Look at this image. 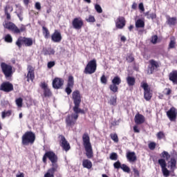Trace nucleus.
<instances>
[{"instance_id":"57","label":"nucleus","mask_w":177,"mask_h":177,"mask_svg":"<svg viewBox=\"0 0 177 177\" xmlns=\"http://www.w3.org/2000/svg\"><path fill=\"white\" fill-rule=\"evenodd\" d=\"M157 39H158V37L154 35L152 37L151 42H152V44H157Z\"/></svg>"},{"instance_id":"5","label":"nucleus","mask_w":177,"mask_h":177,"mask_svg":"<svg viewBox=\"0 0 177 177\" xmlns=\"http://www.w3.org/2000/svg\"><path fill=\"white\" fill-rule=\"evenodd\" d=\"M1 68L6 78H10V77H12V75L13 74V69L12 66L7 64L5 62H1Z\"/></svg>"},{"instance_id":"55","label":"nucleus","mask_w":177,"mask_h":177,"mask_svg":"<svg viewBox=\"0 0 177 177\" xmlns=\"http://www.w3.org/2000/svg\"><path fill=\"white\" fill-rule=\"evenodd\" d=\"M55 64V61L49 62L47 64V67H48V68H52V67H54Z\"/></svg>"},{"instance_id":"42","label":"nucleus","mask_w":177,"mask_h":177,"mask_svg":"<svg viewBox=\"0 0 177 177\" xmlns=\"http://www.w3.org/2000/svg\"><path fill=\"white\" fill-rule=\"evenodd\" d=\"M120 169H122L124 172L129 173L131 171V169L129 167H127V165L125 164H122Z\"/></svg>"},{"instance_id":"9","label":"nucleus","mask_w":177,"mask_h":177,"mask_svg":"<svg viewBox=\"0 0 177 177\" xmlns=\"http://www.w3.org/2000/svg\"><path fill=\"white\" fill-rule=\"evenodd\" d=\"M141 87L144 89V97L145 100H150L151 99V93H150V88H149V84L146 82L141 83Z\"/></svg>"},{"instance_id":"21","label":"nucleus","mask_w":177,"mask_h":177,"mask_svg":"<svg viewBox=\"0 0 177 177\" xmlns=\"http://www.w3.org/2000/svg\"><path fill=\"white\" fill-rule=\"evenodd\" d=\"M35 77L34 68L30 65L28 66L27 81L28 82H30V81H34Z\"/></svg>"},{"instance_id":"3","label":"nucleus","mask_w":177,"mask_h":177,"mask_svg":"<svg viewBox=\"0 0 177 177\" xmlns=\"http://www.w3.org/2000/svg\"><path fill=\"white\" fill-rule=\"evenodd\" d=\"M48 158L52 163V167L54 168H58L57 166V156L53 151H49L45 153L43 156V162H46V159Z\"/></svg>"},{"instance_id":"50","label":"nucleus","mask_w":177,"mask_h":177,"mask_svg":"<svg viewBox=\"0 0 177 177\" xmlns=\"http://www.w3.org/2000/svg\"><path fill=\"white\" fill-rule=\"evenodd\" d=\"M95 9L96 12H97V13H102V12H103L102 7L99 4H96L95 6Z\"/></svg>"},{"instance_id":"35","label":"nucleus","mask_w":177,"mask_h":177,"mask_svg":"<svg viewBox=\"0 0 177 177\" xmlns=\"http://www.w3.org/2000/svg\"><path fill=\"white\" fill-rule=\"evenodd\" d=\"M145 16L147 17V19H151V20H153V19H156L157 17L156 13L149 14V12H145Z\"/></svg>"},{"instance_id":"20","label":"nucleus","mask_w":177,"mask_h":177,"mask_svg":"<svg viewBox=\"0 0 177 177\" xmlns=\"http://www.w3.org/2000/svg\"><path fill=\"white\" fill-rule=\"evenodd\" d=\"M168 168H169V172H175L176 169V159L174 157H171L168 162Z\"/></svg>"},{"instance_id":"27","label":"nucleus","mask_w":177,"mask_h":177,"mask_svg":"<svg viewBox=\"0 0 177 177\" xmlns=\"http://www.w3.org/2000/svg\"><path fill=\"white\" fill-rule=\"evenodd\" d=\"M57 171V167H51L44 174V177H55V172Z\"/></svg>"},{"instance_id":"29","label":"nucleus","mask_w":177,"mask_h":177,"mask_svg":"<svg viewBox=\"0 0 177 177\" xmlns=\"http://www.w3.org/2000/svg\"><path fill=\"white\" fill-rule=\"evenodd\" d=\"M136 28H145V21L143 19H138L136 21Z\"/></svg>"},{"instance_id":"40","label":"nucleus","mask_w":177,"mask_h":177,"mask_svg":"<svg viewBox=\"0 0 177 177\" xmlns=\"http://www.w3.org/2000/svg\"><path fill=\"white\" fill-rule=\"evenodd\" d=\"M175 45H176V41H175V39H171L169 44V49H174V48H175Z\"/></svg>"},{"instance_id":"58","label":"nucleus","mask_w":177,"mask_h":177,"mask_svg":"<svg viewBox=\"0 0 177 177\" xmlns=\"http://www.w3.org/2000/svg\"><path fill=\"white\" fill-rule=\"evenodd\" d=\"M133 171L134 172V176L135 177H139L140 176V174H139V170L137 169H133Z\"/></svg>"},{"instance_id":"23","label":"nucleus","mask_w":177,"mask_h":177,"mask_svg":"<svg viewBox=\"0 0 177 177\" xmlns=\"http://www.w3.org/2000/svg\"><path fill=\"white\" fill-rule=\"evenodd\" d=\"M149 64L151 65L150 74H153V71L157 70L158 67H160V64L154 59L149 60Z\"/></svg>"},{"instance_id":"56","label":"nucleus","mask_w":177,"mask_h":177,"mask_svg":"<svg viewBox=\"0 0 177 177\" xmlns=\"http://www.w3.org/2000/svg\"><path fill=\"white\" fill-rule=\"evenodd\" d=\"M6 10L7 11L10 12H13V7L9 6V5H7L5 8V12H6Z\"/></svg>"},{"instance_id":"18","label":"nucleus","mask_w":177,"mask_h":177,"mask_svg":"<svg viewBox=\"0 0 177 177\" xmlns=\"http://www.w3.org/2000/svg\"><path fill=\"white\" fill-rule=\"evenodd\" d=\"M61 140H60V143H61V146L64 149V150H65V151H68V150H70V143H68V142H67V140H66V138L64 137V136H59Z\"/></svg>"},{"instance_id":"52","label":"nucleus","mask_w":177,"mask_h":177,"mask_svg":"<svg viewBox=\"0 0 177 177\" xmlns=\"http://www.w3.org/2000/svg\"><path fill=\"white\" fill-rule=\"evenodd\" d=\"M100 81L102 84L106 85V84H107V77H106V75H103L100 78Z\"/></svg>"},{"instance_id":"2","label":"nucleus","mask_w":177,"mask_h":177,"mask_svg":"<svg viewBox=\"0 0 177 177\" xmlns=\"http://www.w3.org/2000/svg\"><path fill=\"white\" fill-rule=\"evenodd\" d=\"M35 142V133L32 131H26L21 138V143L24 146L34 145Z\"/></svg>"},{"instance_id":"12","label":"nucleus","mask_w":177,"mask_h":177,"mask_svg":"<svg viewBox=\"0 0 177 177\" xmlns=\"http://www.w3.org/2000/svg\"><path fill=\"white\" fill-rule=\"evenodd\" d=\"M62 33L58 30H55L51 35V41L56 44H59V42H62Z\"/></svg>"},{"instance_id":"48","label":"nucleus","mask_w":177,"mask_h":177,"mask_svg":"<svg viewBox=\"0 0 177 177\" xmlns=\"http://www.w3.org/2000/svg\"><path fill=\"white\" fill-rule=\"evenodd\" d=\"M110 104L112 106H115L117 104V97H113L109 101Z\"/></svg>"},{"instance_id":"47","label":"nucleus","mask_w":177,"mask_h":177,"mask_svg":"<svg viewBox=\"0 0 177 177\" xmlns=\"http://www.w3.org/2000/svg\"><path fill=\"white\" fill-rule=\"evenodd\" d=\"M161 154L162 157H163V158H166V160H168L171 158V155H169L167 151H164Z\"/></svg>"},{"instance_id":"60","label":"nucleus","mask_w":177,"mask_h":177,"mask_svg":"<svg viewBox=\"0 0 177 177\" xmlns=\"http://www.w3.org/2000/svg\"><path fill=\"white\" fill-rule=\"evenodd\" d=\"M138 8L141 12H145V6H143V3H140L138 6Z\"/></svg>"},{"instance_id":"44","label":"nucleus","mask_w":177,"mask_h":177,"mask_svg":"<svg viewBox=\"0 0 177 177\" xmlns=\"http://www.w3.org/2000/svg\"><path fill=\"white\" fill-rule=\"evenodd\" d=\"M17 32H15V34H20V32H24V31L26 30V26L21 25L19 28H17Z\"/></svg>"},{"instance_id":"30","label":"nucleus","mask_w":177,"mask_h":177,"mask_svg":"<svg viewBox=\"0 0 177 177\" xmlns=\"http://www.w3.org/2000/svg\"><path fill=\"white\" fill-rule=\"evenodd\" d=\"M127 82L129 86H133L135 85L136 80L135 77L128 76L127 77Z\"/></svg>"},{"instance_id":"34","label":"nucleus","mask_w":177,"mask_h":177,"mask_svg":"<svg viewBox=\"0 0 177 177\" xmlns=\"http://www.w3.org/2000/svg\"><path fill=\"white\" fill-rule=\"evenodd\" d=\"M109 89L113 92V93H115L118 92V85L112 84L109 86Z\"/></svg>"},{"instance_id":"38","label":"nucleus","mask_w":177,"mask_h":177,"mask_svg":"<svg viewBox=\"0 0 177 177\" xmlns=\"http://www.w3.org/2000/svg\"><path fill=\"white\" fill-rule=\"evenodd\" d=\"M109 158L113 161H117V160L118 159V155L117 154V153L113 152L110 154Z\"/></svg>"},{"instance_id":"41","label":"nucleus","mask_w":177,"mask_h":177,"mask_svg":"<svg viewBox=\"0 0 177 177\" xmlns=\"http://www.w3.org/2000/svg\"><path fill=\"white\" fill-rule=\"evenodd\" d=\"M111 139L115 142V143H118V136H117V133H111L110 134Z\"/></svg>"},{"instance_id":"46","label":"nucleus","mask_w":177,"mask_h":177,"mask_svg":"<svg viewBox=\"0 0 177 177\" xmlns=\"http://www.w3.org/2000/svg\"><path fill=\"white\" fill-rule=\"evenodd\" d=\"M156 136H157L158 139L161 140V139H164V138H165V134H164V132H162V131H159L156 134Z\"/></svg>"},{"instance_id":"49","label":"nucleus","mask_w":177,"mask_h":177,"mask_svg":"<svg viewBox=\"0 0 177 177\" xmlns=\"http://www.w3.org/2000/svg\"><path fill=\"white\" fill-rule=\"evenodd\" d=\"M122 165H121V162H120V160H118L117 162L113 163V167L115 169H120V168H121Z\"/></svg>"},{"instance_id":"6","label":"nucleus","mask_w":177,"mask_h":177,"mask_svg":"<svg viewBox=\"0 0 177 177\" xmlns=\"http://www.w3.org/2000/svg\"><path fill=\"white\" fill-rule=\"evenodd\" d=\"M16 45L19 48H21L22 45H25V46H32V39L19 37L16 41Z\"/></svg>"},{"instance_id":"64","label":"nucleus","mask_w":177,"mask_h":177,"mask_svg":"<svg viewBox=\"0 0 177 177\" xmlns=\"http://www.w3.org/2000/svg\"><path fill=\"white\" fill-rule=\"evenodd\" d=\"M17 177H24V174L21 173V174H17Z\"/></svg>"},{"instance_id":"7","label":"nucleus","mask_w":177,"mask_h":177,"mask_svg":"<svg viewBox=\"0 0 177 177\" xmlns=\"http://www.w3.org/2000/svg\"><path fill=\"white\" fill-rule=\"evenodd\" d=\"M77 120H78L77 114L68 115L66 118V127H73V125H75Z\"/></svg>"},{"instance_id":"17","label":"nucleus","mask_w":177,"mask_h":177,"mask_svg":"<svg viewBox=\"0 0 177 177\" xmlns=\"http://www.w3.org/2000/svg\"><path fill=\"white\" fill-rule=\"evenodd\" d=\"M115 27L121 30L125 27V18L124 17H119L115 21Z\"/></svg>"},{"instance_id":"39","label":"nucleus","mask_w":177,"mask_h":177,"mask_svg":"<svg viewBox=\"0 0 177 177\" xmlns=\"http://www.w3.org/2000/svg\"><path fill=\"white\" fill-rule=\"evenodd\" d=\"M167 21L169 26H174L175 23H176V17L169 18Z\"/></svg>"},{"instance_id":"24","label":"nucleus","mask_w":177,"mask_h":177,"mask_svg":"<svg viewBox=\"0 0 177 177\" xmlns=\"http://www.w3.org/2000/svg\"><path fill=\"white\" fill-rule=\"evenodd\" d=\"M126 157L129 162H135L136 161V153L135 152H127Z\"/></svg>"},{"instance_id":"43","label":"nucleus","mask_w":177,"mask_h":177,"mask_svg":"<svg viewBox=\"0 0 177 177\" xmlns=\"http://www.w3.org/2000/svg\"><path fill=\"white\" fill-rule=\"evenodd\" d=\"M86 21H87L88 23H95V21H96V19L93 15H89L88 17L86 19Z\"/></svg>"},{"instance_id":"13","label":"nucleus","mask_w":177,"mask_h":177,"mask_svg":"<svg viewBox=\"0 0 177 177\" xmlns=\"http://www.w3.org/2000/svg\"><path fill=\"white\" fill-rule=\"evenodd\" d=\"M0 91L3 92H12L13 91V84L9 82H3L0 86Z\"/></svg>"},{"instance_id":"1","label":"nucleus","mask_w":177,"mask_h":177,"mask_svg":"<svg viewBox=\"0 0 177 177\" xmlns=\"http://www.w3.org/2000/svg\"><path fill=\"white\" fill-rule=\"evenodd\" d=\"M82 140L87 158H92V157H93V150L92 149V144H91L89 135H88V133H84L82 136Z\"/></svg>"},{"instance_id":"8","label":"nucleus","mask_w":177,"mask_h":177,"mask_svg":"<svg viewBox=\"0 0 177 177\" xmlns=\"http://www.w3.org/2000/svg\"><path fill=\"white\" fill-rule=\"evenodd\" d=\"M158 162L162 168V173L163 174V176H165V177L169 176V174L171 173V171H169V170H168V169H167V162H165V160L159 159Z\"/></svg>"},{"instance_id":"14","label":"nucleus","mask_w":177,"mask_h":177,"mask_svg":"<svg viewBox=\"0 0 177 177\" xmlns=\"http://www.w3.org/2000/svg\"><path fill=\"white\" fill-rule=\"evenodd\" d=\"M167 115L169 120L171 121H175L177 117V110L174 106L170 108V109L167 112Z\"/></svg>"},{"instance_id":"25","label":"nucleus","mask_w":177,"mask_h":177,"mask_svg":"<svg viewBox=\"0 0 177 177\" xmlns=\"http://www.w3.org/2000/svg\"><path fill=\"white\" fill-rule=\"evenodd\" d=\"M134 121L138 125L143 124L145 122V116L143 115L138 113L135 115Z\"/></svg>"},{"instance_id":"36","label":"nucleus","mask_w":177,"mask_h":177,"mask_svg":"<svg viewBox=\"0 0 177 177\" xmlns=\"http://www.w3.org/2000/svg\"><path fill=\"white\" fill-rule=\"evenodd\" d=\"M75 106L73 107V111L75 113H73V114H77L78 115L81 109H80V104H74Z\"/></svg>"},{"instance_id":"4","label":"nucleus","mask_w":177,"mask_h":177,"mask_svg":"<svg viewBox=\"0 0 177 177\" xmlns=\"http://www.w3.org/2000/svg\"><path fill=\"white\" fill-rule=\"evenodd\" d=\"M97 68V63L95 59H93L89 61L86 64L84 73V74H95L96 69Z\"/></svg>"},{"instance_id":"61","label":"nucleus","mask_w":177,"mask_h":177,"mask_svg":"<svg viewBox=\"0 0 177 177\" xmlns=\"http://www.w3.org/2000/svg\"><path fill=\"white\" fill-rule=\"evenodd\" d=\"M5 15H6L8 20H10V14L8 12L7 9H6Z\"/></svg>"},{"instance_id":"32","label":"nucleus","mask_w":177,"mask_h":177,"mask_svg":"<svg viewBox=\"0 0 177 177\" xmlns=\"http://www.w3.org/2000/svg\"><path fill=\"white\" fill-rule=\"evenodd\" d=\"M10 115H12V111L10 110L1 112V118H3V120L6 118V117H10Z\"/></svg>"},{"instance_id":"63","label":"nucleus","mask_w":177,"mask_h":177,"mask_svg":"<svg viewBox=\"0 0 177 177\" xmlns=\"http://www.w3.org/2000/svg\"><path fill=\"white\" fill-rule=\"evenodd\" d=\"M17 17H19L20 21H23V15L21 13L17 14Z\"/></svg>"},{"instance_id":"62","label":"nucleus","mask_w":177,"mask_h":177,"mask_svg":"<svg viewBox=\"0 0 177 177\" xmlns=\"http://www.w3.org/2000/svg\"><path fill=\"white\" fill-rule=\"evenodd\" d=\"M133 131H134V132H136V133H139V132H140L138 126L133 127Z\"/></svg>"},{"instance_id":"53","label":"nucleus","mask_w":177,"mask_h":177,"mask_svg":"<svg viewBox=\"0 0 177 177\" xmlns=\"http://www.w3.org/2000/svg\"><path fill=\"white\" fill-rule=\"evenodd\" d=\"M148 147L150 150H154L156 149V142H151L149 144Z\"/></svg>"},{"instance_id":"45","label":"nucleus","mask_w":177,"mask_h":177,"mask_svg":"<svg viewBox=\"0 0 177 177\" xmlns=\"http://www.w3.org/2000/svg\"><path fill=\"white\" fill-rule=\"evenodd\" d=\"M17 106L21 107L23 106V99L21 97L17 98L15 101Z\"/></svg>"},{"instance_id":"28","label":"nucleus","mask_w":177,"mask_h":177,"mask_svg":"<svg viewBox=\"0 0 177 177\" xmlns=\"http://www.w3.org/2000/svg\"><path fill=\"white\" fill-rule=\"evenodd\" d=\"M82 166L84 168L91 169V168H92V162L88 159H84L82 162Z\"/></svg>"},{"instance_id":"26","label":"nucleus","mask_w":177,"mask_h":177,"mask_svg":"<svg viewBox=\"0 0 177 177\" xmlns=\"http://www.w3.org/2000/svg\"><path fill=\"white\" fill-rule=\"evenodd\" d=\"M169 80H170L174 85L177 84V71H173L169 73Z\"/></svg>"},{"instance_id":"16","label":"nucleus","mask_w":177,"mask_h":177,"mask_svg":"<svg viewBox=\"0 0 177 177\" xmlns=\"http://www.w3.org/2000/svg\"><path fill=\"white\" fill-rule=\"evenodd\" d=\"M72 97L74 104H81V94L80 93V91L76 90L73 91L72 93Z\"/></svg>"},{"instance_id":"31","label":"nucleus","mask_w":177,"mask_h":177,"mask_svg":"<svg viewBox=\"0 0 177 177\" xmlns=\"http://www.w3.org/2000/svg\"><path fill=\"white\" fill-rule=\"evenodd\" d=\"M42 30H43V35L44 36V38H46V39H48V38L50 37V32H49V30H48L46 27L43 26Z\"/></svg>"},{"instance_id":"54","label":"nucleus","mask_w":177,"mask_h":177,"mask_svg":"<svg viewBox=\"0 0 177 177\" xmlns=\"http://www.w3.org/2000/svg\"><path fill=\"white\" fill-rule=\"evenodd\" d=\"M127 60L129 62V63H132V62L134 60L133 56L131 54L127 55Z\"/></svg>"},{"instance_id":"10","label":"nucleus","mask_w":177,"mask_h":177,"mask_svg":"<svg viewBox=\"0 0 177 177\" xmlns=\"http://www.w3.org/2000/svg\"><path fill=\"white\" fill-rule=\"evenodd\" d=\"M73 88H74V77L73 75H70L68 78V82L66 84V88H65V92L67 95H71V92H73Z\"/></svg>"},{"instance_id":"22","label":"nucleus","mask_w":177,"mask_h":177,"mask_svg":"<svg viewBox=\"0 0 177 177\" xmlns=\"http://www.w3.org/2000/svg\"><path fill=\"white\" fill-rule=\"evenodd\" d=\"M5 28H7L8 30H10L15 34V32H17V27L15 25V24L12 22H6L3 25Z\"/></svg>"},{"instance_id":"59","label":"nucleus","mask_w":177,"mask_h":177,"mask_svg":"<svg viewBox=\"0 0 177 177\" xmlns=\"http://www.w3.org/2000/svg\"><path fill=\"white\" fill-rule=\"evenodd\" d=\"M35 8L37 9V10H41V3L37 2L35 3Z\"/></svg>"},{"instance_id":"15","label":"nucleus","mask_w":177,"mask_h":177,"mask_svg":"<svg viewBox=\"0 0 177 177\" xmlns=\"http://www.w3.org/2000/svg\"><path fill=\"white\" fill-rule=\"evenodd\" d=\"M64 80L62 78L56 77L53 81V88L55 89H60L61 86H63Z\"/></svg>"},{"instance_id":"19","label":"nucleus","mask_w":177,"mask_h":177,"mask_svg":"<svg viewBox=\"0 0 177 177\" xmlns=\"http://www.w3.org/2000/svg\"><path fill=\"white\" fill-rule=\"evenodd\" d=\"M41 88L44 91V96L45 97H49L52 96V92H50V89H49V87H48V84H46V83H41Z\"/></svg>"},{"instance_id":"11","label":"nucleus","mask_w":177,"mask_h":177,"mask_svg":"<svg viewBox=\"0 0 177 177\" xmlns=\"http://www.w3.org/2000/svg\"><path fill=\"white\" fill-rule=\"evenodd\" d=\"M72 26L75 30H81L84 26V21L81 17L75 18L72 21Z\"/></svg>"},{"instance_id":"51","label":"nucleus","mask_w":177,"mask_h":177,"mask_svg":"<svg viewBox=\"0 0 177 177\" xmlns=\"http://www.w3.org/2000/svg\"><path fill=\"white\" fill-rule=\"evenodd\" d=\"M45 55H55V50L53 48H48L45 52Z\"/></svg>"},{"instance_id":"37","label":"nucleus","mask_w":177,"mask_h":177,"mask_svg":"<svg viewBox=\"0 0 177 177\" xmlns=\"http://www.w3.org/2000/svg\"><path fill=\"white\" fill-rule=\"evenodd\" d=\"M5 41L8 42V44H12L13 42V38H12V35L8 34L4 37Z\"/></svg>"},{"instance_id":"33","label":"nucleus","mask_w":177,"mask_h":177,"mask_svg":"<svg viewBox=\"0 0 177 177\" xmlns=\"http://www.w3.org/2000/svg\"><path fill=\"white\" fill-rule=\"evenodd\" d=\"M112 84H113L114 85H118V86L120 85V84H121V78L118 76H115L112 80Z\"/></svg>"}]
</instances>
